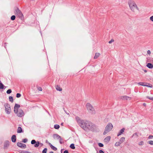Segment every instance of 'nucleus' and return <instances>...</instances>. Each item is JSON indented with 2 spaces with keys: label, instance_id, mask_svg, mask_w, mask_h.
<instances>
[{
  "label": "nucleus",
  "instance_id": "4d7b16f0",
  "mask_svg": "<svg viewBox=\"0 0 153 153\" xmlns=\"http://www.w3.org/2000/svg\"><path fill=\"white\" fill-rule=\"evenodd\" d=\"M63 123H61V125H63Z\"/></svg>",
  "mask_w": 153,
  "mask_h": 153
},
{
  "label": "nucleus",
  "instance_id": "72a5a7b5",
  "mask_svg": "<svg viewBox=\"0 0 153 153\" xmlns=\"http://www.w3.org/2000/svg\"><path fill=\"white\" fill-rule=\"evenodd\" d=\"M15 18H16V17L14 15H13L11 17V19L12 20H14L15 19Z\"/></svg>",
  "mask_w": 153,
  "mask_h": 153
},
{
  "label": "nucleus",
  "instance_id": "9b49d317",
  "mask_svg": "<svg viewBox=\"0 0 153 153\" xmlns=\"http://www.w3.org/2000/svg\"><path fill=\"white\" fill-rule=\"evenodd\" d=\"M111 137L110 136H108L106 137L104 140V141L106 143H108L110 140Z\"/></svg>",
  "mask_w": 153,
  "mask_h": 153
},
{
  "label": "nucleus",
  "instance_id": "2f4dec72",
  "mask_svg": "<svg viewBox=\"0 0 153 153\" xmlns=\"http://www.w3.org/2000/svg\"><path fill=\"white\" fill-rule=\"evenodd\" d=\"M12 92V91L10 89H9L7 91V94H10V93H11Z\"/></svg>",
  "mask_w": 153,
  "mask_h": 153
},
{
  "label": "nucleus",
  "instance_id": "13d9d810",
  "mask_svg": "<svg viewBox=\"0 0 153 153\" xmlns=\"http://www.w3.org/2000/svg\"><path fill=\"white\" fill-rule=\"evenodd\" d=\"M30 153H31L30 152Z\"/></svg>",
  "mask_w": 153,
  "mask_h": 153
},
{
  "label": "nucleus",
  "instance_id": "09e8293b",
  "mask_svg": "<svg viewBox=\"0 0 153 153\" xmlns=\"http://www.w3.org/2000/svg\"><path fill=\"white\" fill-rule=\"evenodd\" d=\"M21 153H30V152H22Z\"/></svg>",
  "mask_w": 153,
  "mask_h": 153
},
{
  "label": "nucleus",
  "instance_id": "7c9ffc66",
  "mask_svg": "<svg viewBox=\"0 0 153 153\" xmlns=\"http://www.w3.org/2000/svg\"><path fill=\"white\" fill-rule=\"evenodd\" d=\"M121 144L119 142H117L115 144V146H119Z\"/></svg>",
  "mask_w": 153,
  "mask_h": 153
},
{
  "label": "nucleus",
  "instance_id": "5fc2aeb1",
  "mask_svg": "<svg viewBox=\"0 0 153 153\" xmlns=\"http://www.w3.org/2000/svg\"><path fill=\"white\" fill-rule=\"evenodd\" d=\"M40 144L42 146L43 145V144L42 143H40Z\"/></svg>",
  "mask_w": 153,
  "mask_h": 153
},
{
  "label": "nucleus",
  "instance_id": "f8f14e48",
  "mask_svg": "<svg viewBox=\"0 0 153 153\" xmlns=\"http://www.w3.org/2000/svg\"><path fill=\"white\" fill-rule=\"evenodd\" d=\"M10 145V142L8 141H6L4 145V148H7Z\"/></svg>",
  "mask_w": 153,
  "mask_h": 153
},
{
  "label": "nucleus",
  "instance_id": "c03bdc74",
  "mask_svg": "<svg viewBox=\"0 0 153 153\" xmlns=\"http://www.w3.org/2000/svg\"><path fill=\"white\" fill-rule=\"evenodd\" d=\"M147 53L149 54V55H150V54H151V51L150 50H148L147 51Z\"/></svg>",
  "mask_w": 153,
  "mask_h": 153
},
{
  "label": "nucleus",
  "instance_id": "603ef678",
  "mask_svg": "<svg viewBox=\"0 0 153 153\" xmlns=\"http://www.w3.org/2000/svg\"><path fill=\"white\" fill-rule=\"evenodd\" d=\"M144 71L145 72H146L147 71L146 70H144Z\"/></svg>",
  "mask_w": 153,
  "mask_h": 153
},
{
  "label": "nucleus",
  "instance_id": "a19ab883",
  "mask_svg": "<svg viewBox=\"0 0 153 153\" xmlns=\"http://www.w3.org/2000/svg\"><path fill=\"white\" fill-rule=\"evenodd\" d=\"M114 41L113 39H112L111 40L109 41L108 43L109 44L113 42H114Z\"/></svg>",
  "mask_w": 153,
  "mask_h": 153
},
{
  "label": "nucleus",
  "instance_id": "393cba45",
  "mask_svg": "<svg viewBox=\"0 0 153 153\" xmlns=\"http://www.w3.org/2000/svg\"><path fill=\"white\" fill-rule=\"evenodd\" d=\"M70 147L71 149H75L74 144L73 143H72V144H71Z\"/></svg>",
  "mask_w": 153,
  "mask_h": 153
},
{
  "label": "nucleus",
  "instance_id": "20e7f679",
  "mask_svg": "<svg viewBox=\"0 0 153 153\" xmlns=\"http://www.w3.org/2000/svg\"><path fill=\"white\" fill-rule=\"evenodd\" d=\"M86 107L87 110L91 114H95L96 111L93 106L90 103H87L86 104Z\"/></svg>",
  "mask_w": 153,
  "mask_h": 153
},
{
  "label": "nucleus",
  "instance_id": "c85d7f7f",
  "mask_svg": "<svg viewBox=\"0 0 153 153\" xmlns=\"http://www.w3.org/2000/svg\"><path fill=\"white\" fill-rule=\"evenodd\" d=\"M9 101L11 102H13V99L12 96H10L9 97Z\"/></svg>",
  "mask_w": 153,
  "mask_h": 153
},
{
  "label": "nucleus",
  "instance_id": "ea45409f",
  "mask_svg": "<svg viewBox=\"0 0 153 153\" xmlns=\"http://www.w3.org/2000/svg\"><path fill=\"white\" fill-rule=\"evenodd\" d=\"M148 143L151 145H153V141H150Z\"/></svg>",
  "mask_w": 153,
  "mask_h": 153
},
{
  "label": "nucleus",
  "instance_id": "dca6fc26",
  "mask_svg": "<svg viewBox=\"0 0 153 153\" xmlns=\"http://www.w3.org/2000/svg\"><path fill=\"white\" fill-rule=\"evenodd\" d=\"M49 144L51 148L54 151H56L57 150V149L54 146L52 145L51 143H49Z\"/></svg>",
  "mask_w": 153,
  "mask_h": 153
},
{
  "label": "nucleus",
  "instance_id": "e433bc0d",
  "mask_svg": "<svg viewBox=\"0 0 153 153\" xmlns=\"http://www.w3.org/2000/svg\"><path fill=\"white\" fill-rule=\"evenodd\" d=\"M27 141V139L26 138H25V139H24L23 140L22 142L23 143H26Z\"/></svg>",
  "mask_w": 153,
  "mask_h": 153
},
{
  "label": "nucleus",
  "instance_id": "4468645a",
  "mask_svg": "<svg viewBox=\"0 0 153 153\" xmlns=\"http://www.w3.org/2000/svg\"><path fill=\"white\" fill-rule=\"evenodd\" d=\"M11 140L12 142L14 143L16 141V136L15 135H13L11 137Z\"/></svg>",
  "mask_w": 153,
  "mask_h": 153
},
{
  "label": "nucleus",
  "instance_id": "412c9836",
  "mask_svg": "<svg viewBox=\"0 0 153 153\" xmlns=\"http://www.w3.org/2000/svg\"><path fill=\"white\" fill-rule=\"evenodd\" d=\"M145 84H146V85H144V86H147V87H150V88H152V85L148 83H145Z\"/></svg>",
  "mask_w": 153,
  "mask_h": 153
},
{
  "label": "nucleus",
  "instance_id": "2eb2a0df",
  "mask_svg": "<svg viewBox=\"0 0 153 153\" xmlns=\"http://www.w3.org/2000/svg\"><path fill=\"white\" fill-rule=\"evenodd\" d=\"M141 135V133H135L133 134L132 137L134 136H135L136 137H139Z\"/></svg>",
  "mask_w": 153,
  "mask_h": 153
},
{
  "label": "nucleus",
  "instance_id": "aec40b11",
  "mask_svg": "<svg viewBox=\"0 0 153 153\" xmlns=\"http://www.w3.org/2000/svg\"><path fill=\"white\" fill-rule=\"evenodd\" d=\"M22 129L20 127H19L18 128L17 132L18 133H21L22 132Z\"/></svg>",
  "mask_w": 153,
  "mask_h": 153
},
{
  "label": "nucleus",
  "instance_id": "0eeeda50",
  "mask_svg": "<svg viewBox=\"0 0 153 153\" xmlns=\"http://www.w3.org/2000/svg\"><path fill=\"white\" fill-rule=\"evenodd\" d=\"M15 14L20 18L22 19L23 18V15L21 11L18 8H16L14 12Z\"/></svg>",
  "mask_w": 153,
  "mask_h": 153
},
{
  "label": "nucleus",
  "instance_id": "58836bf2",
  "mask_svg": "<svg viewBox=\"0 0 153 153\" xmlns=\"http://www.w3.org/2000/svg\"><path fill=\"white\" fill-rule=\"evenodd\" d=\"M37 89L39 91H42V88L41 87H37Z\"/></svg>",
  "mask_w": 153,
  "mask_h": 153
},
{
  "label": "nucleus",
  "instance_id": "a211bd4d",
  "mask_svg": "<svg viewBox=\"0 0 153 153\" xmlns=\"http://www.w3.org/2000/svg\"><path fill=\"white\" fill-rule=\"evenodd\" d=\"M125 140V138L124 137H123L121 138L120 139L119 142L121 144Z\"/></svg>",
  "mask_w": 153,
  "mask_h": 153
},
{
  "label": "nucleus",
  "instance_id": "c9c22d12",
  "mask_svg": "<svg viewBox=\"0 0 153 153\" xmlns=\"http://www.w3.org/2000/svg\"><path fill=\"white\" fill-rule=\"evenodd\" d=\"M98 146L100 147H102L103 146V144L101 143H98Z\"/></svg>",
  "mask_w": 153,
  "mask_h": 153
},
{
  "label": "nucleus",
  "instance_id": "7ed1b4c3",
  "mask_svg": "<svg viewBox=\"0 0 153 153\" xmlns=\"http://www.w3.org/2000/svg\"><path fill=\"white\" fill-rule=\"evenodd\" d=\"M128 3L130 8L132 11L135 12L136 9L139 10V8L134 1L130 0Z\"/></svg>",
  "mask_w": 153,
  "mask_h": 153
},
{
  "label": "nucleus",
  "instance_id": "864d4df0",
  "mask_svg": "<svg viewBox=\"0 0 153 153\" xmlns=\"http://www.w3.org/2000/svg\"><path fill=\"white\" fill-rule=\"evenodd\" d=\"M59 140V142H60V143H62V142H61V140Z\"/></svg>",
  "mask_w": 153,
  "mask_h": 153
},
{
  "label": "nucleus",
  "instance_id": "423d86ee",
  "mask_svg": "<svg viewBox=\"0 0 153 153\" xmlns=\"http://www.w3.org/2000/svg\"><path fill=\"white\" fill-rule=\"evenodd\" d=\"M4 106L5 108L6 113L8 114H10L11 112V109L10 105L8 103H5L4 104Z\"/></svg>",
  "mask_w": 153,
  "mask_h": 153
},
{
  "label": "nucleus",
  "instance_id": "8fccbe9b",
  "mask_svg": "<svg viewBox=\"0 0 153 153\" xmlns=\"http://www.w3.org/2000/svg\"><path fill=\"white\" fill-rule=\"evenodd\" d=\"M64 111L65 112V113L67 114L68 115H69V113H68V112H67V111H66L64 109Z\"/></svg>",
  "mask_w": 153,
  "mask_h": 153
},
{
  "label": "nucleus",
  "instance_id": "f704fd0d",
  "mask_svg": "<svg viewBox=\"0 0 153 153\" xmlns=\"http://www.w3.org/2000/svg\"><path fill=\"white\" fill-rule=\"evenodd\" d=\"M21 95L19 93H17L16 95V97L17 98H19L21 97Z\"/></svg>",
  "mask_w": 153,
  "mask_h": 153
},
{
  "label": "nucleus",
  "instance_id": "6ab92c4d",
  "mask_svg": "<svg viewBox=\"0 0 153 153\" xmlns=\"http://www.w3.org/2000/svg\"><path fill=\"white\" fill-rule=\"evenodd\" d=\"M153 61V59L151 57H147V62H152Z\"/></svg>",
  "mask_w": 153,
  "mask_h": 153
},
{
  "label": "nucleus",
  "instance_id": "79ce46f5",
  "mask_svg": "<svg viewBox=\"0 0 153 153\" xmlns=\"http://www.w3.org/2000/svg\"><path fill=\"white\" fill-rule=\"evenodd\" d=\"M147 98L151 100H153V97H149L148 96L147 97Z\"/></svg>",
  "mask_w": 153,
  "mask_h": 153
},
{
  "label": "nucleus",
  "instance_id": "b1692460",
  "mask_svg": "<svg viewBox=\"0 0 153 153\" xmlns=\"http://www.w3.org/2000/svg\"><path fill=\"white\" fill-rule=\"evenodd\" d=\"M56 89L57 91H62V88L59 87V86L57 85L56 87Z\"/></svg>",
  "mask_w": 153,
  "mask_h": 153
},
{
  "label": "nucleus",
  "instance_id": "1a4fd4ad",
  "mask_svg": "<svg viewBox=\"0 0 153 153\" xmlns=\"http://www.w3.org/2000/svg\"><path fill=\"white\" fill-rule=\"evenodd\" d=\"M53 137L54 139H57L59 140H62V139L60 136L57 134H54L53 135Z\"/></svg>",
  "mask_w": 153,
  "mask_h": 153
},
{
  "label": "nucleus",
  "instance_id": "f3484780",
  "mask_svg": "<svg viewBox=\"0 0 153 153\" xmlns=\"http://www.w3.org/2000/svg\"><path fill=\"white\" fill-rule=\"evenodd\" d=\"M146 66L147 67L150 69L152 68L153 67V65L150 63H148Z\"/></svg>",
  "mask_w": 153,
  "mask_h": 153
},
{
  "label": "nucleus",
  "instance_id": "473e14b6",
  "mask_svg": "<svg viewBox=\"0 0 153 153\" xmlns=\"http://www.w3.org/2000/svg\"><path fill=\"white\" fill-rule=\"evenodd\" d=\"M47 149L46 148H45L42 151V153H46Z\"/></svg>",
  "mask_w": 153,
  "mask_h": 153
},
{
  "label": "nucleus",
  "instance_id": "9d476101",
  "mask_svg": "<svg viewBox=\"0 0 153 153\" xmlns=\"http://www.w3.org/2000/svg\"><path fill=\"white\" fill-rule=\"evenodd\" d=\"M121 99L123 100H131V98L126 96H121Z\"/></svg>",
  "mask_w": 153,
  "mask_h": 153
},
{
  "label": "nucleus",
  "instance_id": "49530a36",
  "mask_svg": "<svg viewBox=\"0 0 153 153\" xmlns=\"http://www.w3.org/2000/svg\"><path fill=\"white\" fill-rule=\"evenodd\" d=\"M100 153H104V152L102 150H100L99 151Z\"/></svg>",
  "mask_w": 153,
  "mask_h": 153
},
{
  "label": "nucleus",
  "instance_id": "3c124183",
  "mask_svg": "<svg viewBox=\"0 0 153 153\" xmlns=\"http://www.w3.org/2000/svg\"><path fill=\"white\" fill-rule=\"evenodd\" d=\"M143 105L144 106H146V103H144L143 104Z\"/></svg>",
  "mask_w": 153,
  "mask_h": 153
},
{
  "label": "nucleus",
  "instance_id": "6e6d98bb",
  "mask_svg": "<svg viewBox=\"0 0 153 153\" xmlns=\"http://www.w3.org/2000/svg\"><path fill=\"white\" fill-rule=\"evenodd\" d=\"M49 153H53V152H49Z\"/></svg>",
  "mask_w": 153,
  "mask_h": 153
},
{
  "label": "nucleus",
  "instance_id": "39448f33",
  "mask_svg": "<svg viewBox=\"0 0 153 153\" xmlns=\"http://www.w3.org/2000/svg\"><path fill=\"white\" fill-rule=\"evenodd\" d=\"M113 128L112 124L111 123H108L105 128V131L103 133V134L105 135L107 133L110 131Z\"/></svg>",
  "mask_w": 153,
  "mask_h": 153
},
{
  "label": "nucleus",
  "instance_id": "de8ad7c7",
  "mask_svg": "<svg viewBox=\"0 0 153 153\" xmlns=\"http://www.w3.org/2000/svg\"><path fill=\"white\" fill-rule=\"evenodd\" d=\"M63 153H68V150H66L64 151Z\"/></svg>",
  "mask_w": 153,
  "mask_h": 153
},
{
  "label": "nucleus",
  "instance_id": "5701e85b",
  "mask_svg": "<svg viewBox=\"0 0 153 153\" xmlns=\"http://www.w3.org/2000/svg\"><path fill=\"white\" fill-rule=\"evenodd\" d=\"M40 144V143L39 141L36 142V143L34 144V146L35 147H38Z\"/></svg>",
  "mask_w": 153,
  "mask_h": 153
},
{
  "label": "nucleus",
  "instance_id": "4c0bfd02",
  "mask_svg": "<svg viewBox=\"0 0 153 153\" xmlns=\"http://www.w3.org/2000/svg\"><path fill=\"white\" fill-rule=\"evenodd\" d=\"M143 144V141H141L139 142L138 143V145H142Z\"/></svg>",
  "mask_w": 153,
  "mask_h": 153
},
{
  "label": "nucleus",
  "instance_id": "cd10ccee",
  "mask_svg": "<svg viewBox=\"0 0 153 153\" xmlns=\"http://www.w3.org/2000/svg\"><path fill=\"white\" fill-rule=\"evenodd\" d=\"M59 128V126L58 125H55L54 126V128L56 129H58Z\"/></svg>",
  "mask_w": 153,
  "mask_h": 153
},
{
  "label": "nucleus",
  "instance_id": "f03ea898",
  "mask_svg": "<svg viewBox=\"0 0 153 153\" xmlns=\"http://www.w3.org/2000/svg\"><path fill=\"white\" fill-rule=\"evenodd\" d=\"M20 107L19 105L16 104L14 107V112L19 117H21L23 116L24 115V113L23 110L21 109H18Z\"/></svg>",
  "mask_w": 153,
  "mask_h": 153
},
{
  "label": "nucleus",
  "instance_id": "ddd939ff",
  "mask_svg": "<svg viewBox=\"0 0 153 153\" xmlns=\"http://www.w3.org/2000/svg\"><path fill=\"white\" fill-rule=\"evenodd\" d=\"M125 130V129L124 128H122L121 130H120V131L117 134V136H118L121 135L122 134H123V132H124Z\"/></svg>",
  "mask_w": 153,
  "mask_h": 153
},
{
  "label": "nucleus",
  "instance_id": "f257e3e1",
  "mask_svg": "<svg viewBox=\"0 0 153 153\" xmlns=\"http://www.w3.org/2000/svg\"><path fill=\"white\" fill-rule=\"evenodd\" d=\"M76 121L79 126L86 131H93L95 128V126L92 123L85 120H81L80 117L76 116L75 117Z\"/></svg>",
  "mask_w": 153,
  "mask_h": 153
},
{
  "label": "nucleus",
  "instance_id": "bb28decb",
  "mask_svg": "<svg viewBox=\"0 0 153 153\" xmlns=\"http://www.w3.org/2000/svg\"><path fill=\"white\" fill-rule=\"evenodd\" d=\"M4 85H3V84L1 82H0V89H3L4 88Z\"/></svg>",
  "mask_w": 153,
  "mask_h": 153
},
{
  "label": "nucleus",
  "instance_id": "6e6552de",
  "mask_svg": "<svg viewBox=\"0 0 153 153\" xmlns=\"http://www.w3.org/2000/svg\"><path fill=\"white\" fill-rule=\"evenodd\" d=\"M17 146L22 149H24L26 148V145L25 144L21 143L18 142L17 144Z\"/></svg>",
  "mask_w": 153,
  "mask_h": 153
},
{
  "label": "nucleus",
  "instance_id": "a18cd8bd",
  "mask_svg": "<svg viewBox=\"0 0 153 153\" xmlns=\"http://www.w3.org/2000/svg\"><path fill=\"white\" fill-rule=\"evenodd\" d=\"M153 137V136H152V135H150L149 137V139H152Z\"/></svg>",
  "mask_w": 153,
  "mask_h": 153
},
{
  "label": "nucleus",
  "instance_id": "c756f323",
  "mask_svg": "<svg viewBox=\"0 0 153 153\" xmlns=\"http://www.w3.org/2000/svg\"><path fill=\"white\" fill-rule=\"evenodd\" d=\"M36 143V141L34 140H32L31 142V144L33 145L34 144Z\"/></svg>",
  "mask_w": 153,
  "mask_h": 153
},
{
  "label": "nucleus",
  "instance_id": "4be33fe9",
  "mask_svg": "<svg viewBox=\"0 0 153 153\" xmlns=\"http://www.w3.org/2000/svg\"><path fill=\"white\" fill-rule=\"evenodd\" d=\"M100 54L99 53H96L95 54V56H94V59H96L97 58L100 56Z\"/></svg>",
  "mask_w": 153,
  "mask_h": 153
},
{
  "label": "nucleus",
  "instance_id": "a878e982",
  "mask_svg": "<svg viewBox=\"0 0 153 153\" xmlns=\"http://www.w3.org/2000/svg\"><path fill=\"white\" fill-rule=\"evenodd\" d=\"M145 83H144L143 82H140L138 83V84L142 86H144V85H146V84H145Z\"/></svg>",
  "mask_w": 153,
  "mask_h": 153
},
{
  "label": "nucleus",
  "instance_id": "37998d69",
  "mask_svg": "<svg viewBox=\"0 0 153 153\" xmlns=\"http://www.w3.org/2000/svg\"><path fill=\"white\" fill-rule=\"evenodd\" d=\"M150 19L153 22V16L150 17Z\"/></svg>",
  "mask_w": 153,
  "mask_h": 153
}]
</instances>
